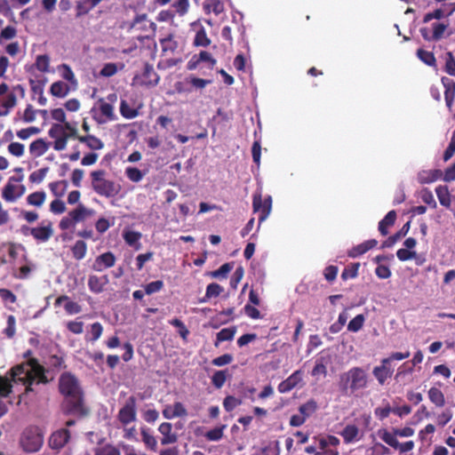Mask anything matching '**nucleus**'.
<instances>
[{"instance_id": "obj_4", "label": "nucleus", "mask_w": 455, "mask_h": 455, "mask_svg": "<svg viewBox=\"0 0 455 455\" xmlns=\"http://www.w3.org/2000/svg\"><path fill=\"white\" fill-rule=\"evenodd\" d=\"M44 444V433L36 426L25 427L19 437L20 448L26 453H35L40 451Z\"/></svg>"}, {"instance_id": "obj_42", "label": "nucleus", "mask_w": 455, "mask_h": 455, "mask_svg": "<svg viewBox=\"0 0 455 455\" xmlns=\"http://www.w3.org/2000/svg\"><path fill=\"white\" fill-rule=\"evenodd\" d=\"M435 192L440 204L443 206L450 207L451 201L448 188L445 186H438L435 188Z\"/></svg>"}, {"instance_id": "obj_50", "label": "nucleus", "mask_w": 455, "mask_h": 455, "mask_svg": "<svg viewBox=\"0 0 455 455\" xmlns=\"http://www.w3.org/2000/svg\"><path fill=\"white\" fill-rule=\"evenodd\" d=\"M317 409V403L314 400H309L299 406V411L305 419L310 417Z\"/></svg>"}, {"instance_id": "obj_23", "label": "nucleus", "mask_w": 455, "mask_h": 455, "mask_svg": "<svg viewBox=\"0 0 455 455\" xmlns=\"http://www.w3.org/2000/svg\"><path fill=\"white\" fill-rule=\"evenodd\" d=\"M57 70L61 78L67 81L68 83V84L72 87V90H76L77 88L78 82L70 66L63 63L58 66Z\"/></svg>"}, {"instance_id": "obj_34", "label": "nucleus", "mask_w": 455, "mask_h": 455, "mask_svg": "<svg viewBox=\"0 0 455 455\" xmlns=\"http://www.w3.org/2000/svg\"><path fill=\"white\" fill-rule=\"evenodd\" d=\"M34 67L42 73H50V57L46 54L37 55L34 63Z\"/></svg>"}, {"instance_id": "obj_15", "label": "nucleus", "mask_w": 455, "mask_h": 455, "mask_svg": "<svg viewBox=\"0 0 455 455\" xmlns=\"http://www.w3.org/2000/svg\"><path fill=\"white\" fill-rule=\"evenodd\" d=\"M116 256L111 252H104L96 257L92 268L94 271L101 272L107 268L112 267L116 264Z\"/></svg>"}, {"instance_id": "obj_40", "label": "nucleus", "mask_w": 455, "mask_h": 455, "mask_svg": "<svg viewBox=\"0 0 455 455\" xmlns=\"http://www.w3.org/2000/svg\"><path fill=\"white\" fill-rule=\"evenodd\" d=\"M94 455H121V452L118 447L111 443H106L96 447L94 449Z\"/></svg>"}, {"instance_id": "obj_12", "label": "nucleus", "mask_w": 455, "mask_h": 455, "mask_svg": "<svg viewBox=\"0 0 455 455\" xmlns=\"http://www.w3.org/2000/svg\"><path fill=\"white\" fill-rule=\"evenodd\" d=\"M117 418L123 425H128L136 420V400L134 397L131 396L127 399L120 409Z\"/></svg>"}, {"instance_id": "obj_37", "label": "nucleus", "mask_w": 455, "mask_h": 455, "mask_svg": "<svg viewBox=\"0 0 455 455\" xmlns=\"http://www.w3.org/2000/svg\"><path fill=\"white\" fill-rule=\"evenodd\" d=\"M124 174L130 181L134 183L140 182L145 176L144 172L134 166H127L124 169Z\"/></svg>"}, {"instance_id": "obj_16", "label": "nucleus", "mask_w": 455, "mask_h": 455, "mask_svg": "<svg viewBox=\"0 0 455 455\" xmlns=\"http://www.w3.org/2000/svg\"><path fill=\"white\" fill-rule=\"evenodd\" d=\"M188 415V411L183 403L175 402L172 404H167L163 410V416L166 419H172L175 418H182Z\"/></svg>"}, {"instance_id": "obj_25", "label": "nucleus", "mask_w": 455, "mask_h": 455, "mask_svg": "<svg viewBox=\"0 0 455 455\" xmlns=\"http://www.w3.org/2000/svg\"><path fill=\"white\" fill-rule=\"evenodd\" d=\"M68 216L75 221V223H78L80 221L84 220L88 217H91L94 214L93 210L86 208L83 204H78L76 208L70 211Z\"/></svg>"}, {"instance_id": "obj_13", "label": "nucleus", "mask_w": 455, "mask_h": 455, "mask_svg": "<svg viewBox=\"0 0 455 455\" xmlns=\"http://www.w3.org/2000/svg\"><path fill=\"white\" fill-rule=\"evenodd\" d=\"M448 28V23L444 22H435L432 24V29H428L427 28H421L420 33L425 40L427 41H437L441 39L444 32Z\"/></svg>"}, {"instance_id": "obj_8", "label": "nucleus", "mask_w": 455, "mask_h": 455, "mask_svg": "<svg viewBox=\"0 0 455 455\" xmlns=\"http://www.w3.org/2000/svg\"><path fill=\"white\" fill-rule=\"evenodd\" d=\"M20 179L11 177L2 190V197L5 202L14 203L26 192V188L20 183Z\"/></svg>"}, {"instance_id": "obj_35", "label": "nucleus", "mask_w": 455, "mask_h": 455, "mask_svg": "<svg viewBox=\"0 0 455 455\" xmlns=\"http://www.w3.org/2000/svg\"><path fill=\"white\" fill-rule=\"evenodd\" d=\"M311 374L316 380L326 377L327 367L323 358H320L315 361V364L311 371Z\"/></svg>"}, {"instance_id": "obj_19", "label": "nucleus", "mask_w": 455, "mask_h": 455, "mask_svg": "<svg viewBox=\"0 0 455 455\" xmlns=\"http://www.w3.org/2000/svg\"><path fill=\"white\" fill-rule=\"evenodd\" d=\"M70 438L69 431L67 429H60L54 432L49 441L51 448L60 450L63 448Z\"/></svg>"}, {"instance_id": "obj_33", "label": "nucleus", "mask_w": 455, "mask_h": 455, "mask_svg": "<svg viewBox=\"0 0 455 455\" xmlns=\"http://www.w3.org/2000/svg\"><path fill=\"white\" fill-rule=\"evenodd\" d=\"M78 140L92 150H100L104 147L102 140L93 135L80 136Z\"/></svg>"}, {"instance_id": "obj_57", "label": "nucleus", "mask_w": 455, "mask_h": 455, "mask_svg": "<svg viewBox=\"0 0 455 455\" xmlns=\"http://www.w3.org/2000/svg\"><path fill=\"white\" fill-rule=\"evenodd\" d=\"M40 132L39 128L35 126H30L25 129H21L17 132V137L20 140H26L29 139L31 136L36 135Z\"/></svg>"}, {"instance_id": "obj_21", "label": "nucleus", "mask_w": 455, "mask_h": 455, "mask_svg": "<svg viewBox=\"0 0 455 455\" xmlns=\"http://www.w3.org/2000/svg\"><path fill=\"white\" fill-rule=\"evenodd\" d=\"M158 431L162 435L161 443L163 445L172 444L177 442L178 436L172 432V425L169 422H164L159 425Z\"/></svg>"}, {"instance_id": "obj_1", "label": "nucleus", "mask_w": 455, "mask_h": 455, "mask_svg": "<svg viewBox=\"0 0 455 455\" xmlns=\"http://www.w3.org/2000/svg\"><path fill=\"white\" fill-rule=\"evenodd\" d=\"M44 369L35 361H29L12 367L9 376L0 375V395L7 396L14 386L20 385L26 391H31L34 384L46 382Z\"/></svg>"}, {"instance_id": "obj_22", "label": "nucleus", "mask_w": 455, "mask_h": 455, "mask_svg": "<svg viewBox=\"0 0 455 455\" xmlns=\"http://www.w3.org/2000/svg\"><path fill=\"white\" fill-rule=\"evenodd\" d=\"M340 435L346 443H352L359 441L363 434L360 432L358 427L353 424L347 425L340 432Z\"/></svg>"}, {"instance_id": "obj_47", "label": "nucleus", "mask_w": 455, "mask_h": 455, "mask_svg": "<svg viewBox=\"0 0 455 455\" xmlns=\"http://www.w3.org/2000/svg\"><path fill=\"white\" fill-rule=\"evenodd\" d=\"M227 428L226 425H221L220 427H214L209 431H207L204 435L205 438L211 442L220 441L224 435V430Z\"/></svg>"}, {"instance_id": "obj_28", "label": "nucleus", "mask_w": 455, "mask_h": 455, "mask_svg": "<svg viewBox=\"0 0 455 455\" xmlns=\"http://www.w3.org/2000/svg\"><path fill=\"white\" fill-rule=\"evenodd\" d=\"M55 305H63L68 315H76L81 312V307L77 303L70 300L69 298L65 295L57 298L55 300Z\"/></svg>"}, {"instance_id": "obj_64", "label": "nucleus", "mask_w": 455, "mask_h": 455, "mask_svg": "<svg viewBox=\"0 0 455 455\" xmlns=\"http://www.w3.org/2000/svg\"><path fill=\"white\" fill-rule=\"evenodd\" d=\"M396 256L401 261H406L414 259L417 256V252L406 248H402L396 251Z\"/></svg>"}, {"instance_id": "obj_10", "label": "nucleus", "mask_w": 455, "mask_h": 455, "mask_svg": "<svg viewBox=\"0 0 455 455\" xmlns=\"http://www.w3.org/2000/svg\"><path fill=\"white\" fill-rule=\"evenodd\" d=\"M377 434L384 443L392 448L398 450L401 453L411 451L414 448L413 441H407L401 443L398 442L397 438H395L394 435H390V431L386 428L379 429Z\"/></svg>"}, {"instance_id": "obj_7", "label": "nucleus", "mask_w": 455, "mask_h": 455, "mask_svg": "<svg viewBox=\"0 0 455 455\" xmlns=\"http://www.w3.org/2000/svg\"><path fill=\"white\" fill-rule=\"evenodd\" d=\"M91 115L98 124H105L116 119L115 107L104 99L95 102L91 109Z\"/></svg>"}, {"instance_id": "obj_53", "label": "nucleus", "mask_w": 455, "mask_h": 455, "mask_svg": "<svg viewBox=\"0 0 455 455\" xmlns=\"http://www.w3.org/2000/svg\"><path fill=\"white\" fill-rule=\"evenodd\" d=\"M222 291L223 288L220 284L216 283H210L206 287L205 298L203 299L201 301L205 302L207 299L211 298L218 297Z\"/></svg>"}, {"instance_id": "obj_27", "label": "nucleus", "mask_w": 455, "mask_h": 455, "mask_svg": "<svg viewBox=\"0 0 455 455\" xmlns=\"http://www.w3.org/2000/svg\"><path fill=\"white\" fill-rule=\"evenodd\" d=\"M162 52L165 56L172 55L178 48V42L172 34L160 40Z\"/></svg>"}, {"instance_id": "obj_38", "label": "nucleus", "mask_w": 455, "mask_h": 455, "mask_svg": "<svg viewBox=\"0 0 455 455\" xmlns=\"http://www.w3.org/2000/svg\"><path fill=\"white\" fill-rule=\"evenodd\" d=\"M46 194L44 191H36L27 196V203L32 206L41 207L44 204Z\"/></svg>"}, {"instance_id": "obj_62", "label": "nucleus", "mask_w": 455, "mask_h": 455, "mask_svg": "<svg viewBox=\"0 0 455 455\" xmlns=\"http://www.w3.org/2000/svg\"><path fill=\"white\" fill-rule=\"evenodd\" d=\"M66 204L65 203L57 198L50 204V211L54 214H61L66 212Z\"/></svg>"}, {"instance_id": "obj_14", "label": "nucleus", "mask_w": 455, "mask_h": 455, "mask_svg": "<svg viewBox=\"0 0 455 455\" xmlns=\"http://www.w3.org/2000/svg\"><path fill=\"white\" fill-rule=\"evenodd\" d=\"M130 28L142 32H151L153 35L156 31V24L149 20L145 13L136 15Z\"/></svg>"}, {"instance_id": "obj_49", "label": "nucleus", "mask_w": 455, "mask_h": 455, "mask_svg": "<svg viewBox=\"0 0 455 455\" xmlns=\"http://www.w3.org/2000/svg\"><path fill=\"white\" fill-rule=\"evenodd\" d=\"M319 449H325L331 447L337 449L339 445V439L334 435H327L319 439Z\"/></svg>"}, {"instance_id": "obj_32", "label": "nucleus", "mask_w": 455, "mask_h": 455, "mask_svg": "<svg viewBox=\"0 0 455 455\" xmlns=\"http://www.w3.org/2000/svg\"><path fill=\"white\" fill-rule=\"evenodd\" d=\"M24 264L16 269L13 275L18 279H25L29 276L31 272L36 269V265L30 261L23 259Z\"/></svg>"}, {"instance_id": "obj_45", "label": "nucleus", "mask_w": 455, "mask_h": 455, "mask_svg": "<svg viewBox=\"0 0 455 455\" xmlns=\"http://www.w3.org/2000/svg\"><path fill=\"white\" fill-rule=\"evenodd\" d=\"M228 377L227 370L216 371L211 378L212 383L216 388L220 389L224 386Z\"/></svg>"}, {"instance_id": "obj_36", "label": "nucleus", "mask_w": 455, "mask_h": 455, "mask_svg": "<svg viewBox=\"0 0 455 455\" xmlns=\"http://www.w3.org/2000/svg\"><path fill=\"white\" fill-rule=\"evenodd\" d=\"M395 219H396L395 212L390 211L385 216V218L382 220H380V222L379 223V230L383 235H386L388 233L387 229L389 227H391L395 223Z\"/></svg>"}, {"instance_id": "obj_46", "label": "nucleus", "mask_w": 455, "mask_h": 455, "mask_svg": "<svg viewBox=\"0 0 455 455\" xmlns=\"http://www.w3.org/2000/svg\"><path fill=\"white\" fill-rule=\"evenodd\" d=\"M235 328L229 327L224 328L217 333V341L215 342V346L218 347L219 344L222 341L232 340L235 334Z\"/></svg>"}, {"instance_id": "obj_6", "label": "nucleus", "mask_w": 455, "mask_h": 455, "mask_svg": "<svg viewBox=\"0 0 455 455\" xmlns=\"http://www.w3.org/2000/svg\"><path fill=\"white\" fill-rule=\"evenodd\" d=\"M76 132V124H52L48 131V135L53 140V148L56 151L64 150L67 148L68 140Z\"/></svg>"}, {"instance_id": "obj_3", "label": "nucleus", "mask_w": 455, "mask_h": 455, "mask_svg": "<svg viewBox=\"0 0 455 455\" xmlns=\"http://www.w3.org/2000/svg\"><path fill=\"white\" fill-rule=\"evenodd\" d=\"M59 387L68 402L77 410L81 406L83 394L76 378L70 373H63L59 380Z\"/></svg>"}, {"instance_id": "obj_56", "label": "nucleus", "mask_w": 455, "mask_h": 455, "mask_svg": "<svg viewBox=\"0 0 455 455\" xmlns=\"http://www.w3.org/2000/svg\"><path fill=\"white\" fill-rule=\"evenodd\" d=\"M417 55L419 59L425 64L428 66L435 65V58L432 52L419 49L417 52Z\"/></svg>"}, {"instance_id": "obj_39", "label": "nucleus", "mask_w": 455, "mask_h": 455, "mask_svg": "<svg viewBox=\"0 0 455 455\" xmlns=\"http://www.w3.org/2000/svg\"><path fill=\"white\" fill-rule=\"evenodd\" d=\"M71 251H72L73 257L76 259H77V260L83 259L85 257L86 252H87V245H86L85 242H84L82 240L76 241L74 243V245L72 246Z\"/></svg>"}, {"instance_id": "obj_17", "label": "nucleus", "mask_w": 455, "mask_h": 455, "mask_svg": "<svg viewBox=\"0 0 455 455\" xmlns=\"http://www.w3.org/2000/svg\"><path fill=\"white\" fill-rule=\"evenodd\" d=\"M51 143L39 138L29 144L28 153L31 158L36 159L44 156L50 148Z\"/></svg>"}, {"instance_id": "obj_52", "label": "nucleus", "mask_w": 455, "mask_h": 455, "mask_svg": "<svg viewBox=\"0 0 455 455\" xmlns=\"http://www.w3.org/2000/svg\"><path fill=\"white\" fill-rule=\"evenodd\" d=\"M9 256L12 259H26L27 257L25 248L20 244H12L9 247Z\"/></svg>"}, {"instance_id": "obj_24", "label": "nucleus", "mask_w": 455, "mask_h": 455, "mask_svg": "<svg viewBox=\"0 0 455 455\" xmlns=\"http://www.w3.org/2000/svg\"><path fill=\"white\" fill-rule=\"evenodd\" d=\"M108 283L107 275L97 276L90 275L88 278V287L94 293H100L104 291L105 286Z\"/></svg>"}, {"instance_id": "obj_11", "label": "nucleus", "mask_w": 455, "mask_h": 455, "mask_svg": "<svg viewBox=\"0 0 455 455\" xmlns=\"http://www.w3.org/2000/svg\"><path fill=\"white\" fill-rule=\"evenodd\" d=\"M23 231H28L30 235L39 242L48 241L53 235L52 224L50 221H43L39 226L35 228H22ZM24 234H27L24 232Z\"/></svg>"}, {"instance_id": "obj_20", "label": "nucleus", "mask_w": 455, "mask_h": 455, "mask_svg": "<svg viewBox=\"0 0 455 455\" xmlns=\"http://www.w3.org/2000/svg\"><path fill=\"white\" fill-rule=\"evenodd\" d=\"M372 374L379 385H384L385 382L391 378L393 374V369L388 363H384L382 359L380 365L375 366L373 368Z\"/></svg>"}, {"instance_id": "obj_44", "label": "nucleus", "mask_w": 455, "mask_h": 455, "mask_svg": "<svg viewBox=\"0 0 455 455\" xmlns=\"http://www.w3.org/2000/svg\"><path fill=\"white\" fill-rule=\"evenodd\" d=\"M120 113L125 119H133L139 115V111L131 107L126 100H122L120 103Z\"/></svg>"}, {"instance_id": "obj_51", "label": "nucleus", "mask_w": 455, "mask_h": 455, "mask_svg": "<svg viewBox=\"0 0 455 455\" xmlns=\"http://www.w3.org/2000/svg\"><path fill=\"white\" fill-rule=\"evenodd\" d=\"M141 437L147 448L154 451H156L157 441L147 429H141Z\"/></svg>"}, {"instance_id": "obj_41", "label": "nucleus", "mask_w": 455, "mask_h": 455, "mask_svg": "<svg viewBox=\"0 0 455 455\" xmlns=\"http://www.w3.org/2000/svg\"><path fill=\"white\" fill-rule=\"evenodd\" d=\"M428 398L435 405L438 407H443L445 403L443 392L436 387H431L428 390Z\"/></svg>"}, {"instance_id": "obj_2", "label": "nucleus", "mask_w": 455, "mask_h": 455, "mask_svg": "<svg viewBox=\"0 0 455 455\" xmlns=\"http://www.w3.org/2000/svg\"><path fill=\"white\" fill-rule=\"evenodd\" d=\"M368 382L369 378L366 371L357 366L341 373L339 379L340 389L349 394L366 388Z\"/></svg>"}, {"instance_id": "obj_59", "label": "nucleus", "mask_w": 455, "mask_h": 455, "mask_svg": "<svg viewBox=\"0 0 455 455\" xmlns=\"http://www.w3.org/2000/svg\"><path fill=\"white\" fill-rule=\"evenodd\" d=\"M194 44L196 46H208L211 44V40L208 38L204 29H200L196 32L195 36Z\"/></svg>"}, {"instance_id": "obj_29", "label": "nucleus", "mask_w": 455, "mask_h": 455, "mask_svg": "<svg viewBox=\"0 0 455 455\" xmlns=\"http://www.w3.org/2000/svg\"><path fill=\"white\" fill-rule=\"evenodd\" d=\"M442 83L445 88L444 97L446 105L449 108H451L455 98V82L451 78L443 77Z\"/></svg>"}, {"instance_id": "obj_30", "label": "nucleus", "mask_w": 455, "mask_h": 455, "mask_svg": "<svg viewBox=\"0 0 455 455\" xmlns=\"http://www.w3.org/2000/svg\"><path fill=\"white\" fill-rule=\"evenodd\" d=\"M141 236H142L141 233L138 232V231L124 229L123 232V238H124V242L128 245L133 247L137 251L140 250L141 247V244L140 242Z\"/></svg>"}, {"instance_id": "obj_61", "label": "nucleus", "mask_w": 455, "mask_h": 455, "mask_svg": "<svg viewBox=\"0 0 455 455\" xmlns=\"http://www.w3.org/2000/svg\"><path fill=\"white\" fill-rule=\"evenodd\" d=\"M241 400L233 396L228 395L223 401V406L227 411H232L235 408L241 404Z\"/></svg>"}, {"instance_id": "obj_60", "label": "nucleus", "mask_w": 455, "mask_h": 455, "mask_svg": "<svg viewBox=\"0 0 455 455\" xmlns=\"http://www.w3.org/2000/svg\"><path fill=\"white\" fill-rule=\"evenodd\" d=\"M47 172H48V168H42V169L36 170L29 175V178H28L29 181L32 183L39 184L44 180Z\"/></svg>"}, {"instance_id": "obj_58", "label": "nucleus", "mask_w": 455, "mask_h": 455, "mask_svg": "<svg viewBox=\"0 0 455 455\" xmlns=\"http://www.w3.org/2000/svg\"><path fill=\"white\" fill-rule=\"evenodd\" d=\"M51 117L59 122L57 124H71L67 121V116L63 108H58L51 111Z\"/></svg>"}, {"instance_id": "obj_43", "label": "nucleus", "mask_w": 455, "mask_h": 455, "mask_svg": "<svg viewBox=\"0 0 455 455\" xmlns=\"http://www.w3.org/2000/svg\"><path fill=\"white\" fill-rule=\"evenodd\" d=\"M68 183L65 180H58L49 184L51 192L58 198L64 196L67 191Z\"/></svg>"}, {"instance_id": "obj_63", "label": "nucleus", "mask_w": 455, "mask_h": 455, "mask_svg": "<svg viewBox=\"0 0 455 455\" xmlns=\"http://www.w3.org/2000/svg\"><path fill=\"white\" fill-rule=\"evenodd\" d=\"M172 6L175 8L176 12L179 15L183 16L188 12L189 2L188 0H176Z\"/></svg>"}, {"instance_id": "obj_9", "label": "nucleus", "mask_w": 455, "mask_h": 455, "mask_svg": "<svg viewBox=\"0 0 455 455\" xmlns=\"http://www.w3.org/2000/svg\"><path fill=\"white\" fill-rule=\"evenodd\" d=\"M253 211L255 212H259V222H263L268 217L272 209V198L270 196H267L265 200H262V192L261 190H258L253 195L252 201Z\"/></svg>"}, {"instance_id": "obj_31", "label": "nucleus", "mask_w": 455, "mask_h": 455, "mask_svg": "<svg viewBox=\"0 0 455 455\" xmlns=\"http://www.w3.org/2000/svg\"><path fill=\"white\" fill-rule=\"evenodd\" d=\"M442 175L439 170H423L419 172L418 180L421 184H428L437 180Z\"/></svg>"}, {"instance_id": "obj_48", "label": "nucleus", "mask_w": 455, "mask_h": 455, "mask_svg": "<svg viewBox=\"0 0 455 455\" xmlns=\"http://www.w3.org/2000/svg\"><path fill=\"white\" fill-rule=\"evenodd\" d=\"M7 152L14 157L20 158L25 154V145L20 142H11L7 146Z\"/></svg>"}, {"instance_id": "obj_26", "label": "nucleus", "mask_w": 455, "mask_h": 455, "mask_svg": "<svg viewBox=\"0 0 455 455\" xmlns=\"http://www.w3.org/2000/svg\"><path fill=\"white\" fill-rule=\"evenodd\" d=\"M72 90V87L63 81H56L50 86V93L56 98H65Z\"/></svg>"}, {"instance_id": "obj_5", "label": "nucleus", "mask_w": 455, "mask_h": 455, "mask_svg": "<svg viewBox=\"0 0 455 455\" xmlns=\"http://www.w3.org/2000/svg\"><path fill=\"white\" fill-rule=\"evenodd\" d=\"M92 188L95 193L105 197H115L121 190V187L115 181L106 179V171L96 170L91 172Z\"/></svg>"}, {"instance_id": "obj_18", "label": "nucleus", "mask_w": 455, "mask_h": 455, "mask_svg": "<svg viewBox=\"0 0 455 455\" xmlns=\"http://www.w3.org/2000/svg\"><path fill=\"white\" fill-rule=\"evenodd\" d=\"M303 372L301 371H294L286 379L278 385V391L281 394L288 393L293 389L302 380Z\"/></svg>"}, {"instance_id": "obj_55", "label": "nucleus", "mask_w": 455, "mask_h": 455, "mask_svg": "<svg viewBox=\"0 0 455 455\" xmlns=\"http://www.w3.org/2000/svg\"><path fill=\"white\" fill-rule=\"evenodd\" d=\"M204 9L208 12H213L216 15L220 14L224 11V4L220 0H212L204 4Z\"/></svg>"}, {"instance_id": "obj_54", "label": "nucleus", "mask_w": 455, "mask_h": 455, "mask_svg": "<svg viewBox=\"0 0 455 455\" xmlns=\"http://www.w3.org/2000/svg\"><path fill=\"white\" fill-rule=\"evenodd\" d=\"M365 318L363 315H357L347 324V330L353 332L360 331L364 323Z\"/></svg>"}]
</instances>
